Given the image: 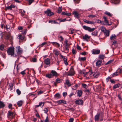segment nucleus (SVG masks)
Returning <instances> with one entry per match:
<instances>
[{
	"instance_id": "obj_44",
	"label": "nucleus",
	"mask_w": 122,
	"mask_h": 122,
	"mask_svg": "<svg viewBox=\"0 0 122 122\" xmlns=\"http://www.w3.org/2000/svg\"><path fill=\"white\" fill-rule=\"evenodd\" d=\"M95 22L93 21H88L87 24H95Z\"/></svg>"
},
{
	"instance_id": "obj_53",
	"label": "nucleus",
	"mask_w": 122,
	"mask_h": 122,
	"mask_svg": "<svg viewBox=\"0 0 122 122\" xmlns=\"http://www.w3.org/2000/svg\"><path fill=\"white\" fill-rule=\"evenodd\" d=\"M72 53L73 54L75 55L76 53V50L73 49L72 50Z\"/></svg>"
},
{
	"instance_id": "obj_19",
	"label": "nucleus",
	"mask_w": 122,
	"mask_h": 122,
	"mask_svg": "<svg viewBox=\"0 0 122 122\" xmlns=\"http://www.w3.org/2000/svg\"><path fill=\"white\" fill-rule=\"evenodd\" d=\"M23 101L20 100L18 101L17 102V105L19 107H21L22 104L23 103Z\"/></svg>"
},
{
	"instance_id": "obj_51",
	"label": "nucleus",
	"mask_w": 122,
	"mask_h": 122,
	"mask_svg": "<svg viewBox=\"0 0 122 122\" xmlns=\"http://www.w3.org/2000/svg\"><path fill=\"white\" fill-rule=\"evenodd\" d=\"M82 86L85 89H86L87 87V85L85 84L84 83L82 84Z\"/></svg>"
},
{
	"instance_id": "obj_59",
	"label": "nucleus",
	"mask_w": 122,
	"mask_h": 122,
	"mask_svg": "<svg viewBox=\"0 0 122 122\" xmlns=\"http://www.w3.org/2000/svg\"><path fill=\"white\" fill-rule=\"evenodd\" d=\"M112 77H108L106 79V81L107 82H108V81L109 79H111Z\"/></svg>"
},
{
	"instance_id": "obj_48",
	"label": "nucleus",
	"mask_w": 122,
	"mask_h": 122,
	"mask_svg": "<svg viewBox=\"0 0 122 122\" xmlns=\"http://www.w3.org/2000/svg\"><path fill=\"white\" fill-rule=\"evenodd\" d=\"M43 111H44L45 113H46L47 114V113L48 111V109L46 107L43 110Z\"/></svg>"
},
{
	"instance_id": "obj_4",
	"label": "nucleus",
	"mask_w": 122,
	"mask_h": 122,
	"mask_svg": "<svg viewBox=\"0 0 122 122\" xmlns=\"http://www.w3.org/2000/svg\"><path fill=\"white\" fill-rule=\"evenodd\" d=\"M7 52L8 54L11 56L14 55V48H9L7 51Z\"/></svg>"
},
{
	"instance_id": "obj_29",
	"label": "nucleus",
	"mask_w": 122,
	"mask_h": 122,
	"mask_svg": "<svg viewBox=\"0 0 122 122\" xmlns=\"http://www.w3.org/2000/svg\"><path fill=\"white\" fill-rule=\"evenodd\" d=\"M86 57H79V59L80 61H84L86 60Z\"/></svg>"
},
{
	"instance_id": "obj_34",
	"label": "nucleus",
	"mask_w": 122,
	"mask_h": 122,
	"mask_svg": "<svg viewBox=\"0 0 122 122\" xmlns=\"http://www.w3.org/2000/svg\"><path fill=\"white\" fill-rule=\"evenodd\" d=\"M103 19H104V20L105 22L106 23L108 24V25H111V24H108V21L107 20V18L106 17H105V16L103 17Z\"/></svg>"
},
{
	"instance_id": "obj_15",
	"label": "nucleus",
	"mask_w": 122,
	"mask_h": 122,
	"mask_svg": "<svg viewBox=\"0 0 122 122\" xmlns=\"http://www.w3.org/2000/svg\"><path fill=\"white\" fill-rule=\"evenodd\" d=\"M100 115V113H98L95 116L94 119L95 121H98L99 120Z\"/></svg>"
},
{
	"instance_id": "obj_57",
	"label": "nucleus",
	"mask_w": 122,
	"mask_h": 122,
	"mask_svg": "<svg viewBox=\"0 0 122 122\" xmlns=\"http://www.w3.org/2000/svg\"><path fill=\"white\" fill-rule=\"evenodd\" d=\"M87 53L86 51H84L83 52H82L81 53V54L82 55H86Z\"/></svg>"
},
{
	"instance_id": "obj_41",
	"label": "nucleus",
	"mask_w": 122,
	"mask_h": 122,
	"mask_svg": "<svg viewBox=\"0 0 122 122\" xmlns=\"http://www.w3.org/2000/svg\"><path fill=\"white\" fill-rule=\"evenodd\" d=\"M70 19L66 20V19H61V20H60V22H64L65 21H70Z\"/></svg>"
},
{
	"instance_id": "obj_11",
	"label": "nucleus",
	"mask_w": 122,
	"mask_h": 122,
	"mask_svg": "<svg viewBox=\"0 0 122 122\" xmlns=\"http://www.w3.org/2000/svg\"><path fill=\"white\" fill-rule=\"evenodd\" d=\"M85 70H80L79 71V73L80 74H83L84 75L83 76H85L88 73V72H85Z\"/></svg>"
},
{
	"instance_id": "obj_33",
	"label": "nucleus",
	"mask_w": 122,
	"mask_h": 122,
	"mask_svg": "<svg viewBox=\"0 0 122 122\" xmlns=\"http://www.w3.org/2000/svg\"><path fill=\"white\" fill-rule=\"evenodd\" d=\"M100 75V73H97L93 74L94 77L96 78H97L98 76Z\"/></svg>"
},
{
	"instance_id": "obj_64",
	"label": "nucleus",
	"mask_w": 122,
	"mask_h": 122,
	"mask_svg": "<svg viewBox=\"0 0 122 122\" xmlns=\"http://www.w3.org/2000/svg\"><path fill=\"white\" fill-rule=\"evenodd\" d=\"M75 94L74 92H72L69 95V97L70 98L73 95H75Z\"/></svg>"
},
{
	"instance_id": "obj_37",
	"label": "nucleus",
	"mask_w": 122,
	"mask_h": 122,
	"mask_svg": "<svg viewBox=\"0 0 122 122\" xmlns=\"http://www.w3.org/2000/svg\"><path fill=\"white\" fill-rule=\"evenodd\" d=\"M113 61H114V60H113V59L110 60V61H108L106 63L105 65H107L111 64V63L113 62Z\"/></svg>"
},
{
	"instance_id": "obj_45",
	"label": "nucleus",
	"mask_w": 122,
	"mask_h": 122,
	"mask_svg": "<svg viewBox=\"0 0 122 122\" xmlns=\"http://www.w3.org/2000/svg\"><path fill=\"white\" fill-rule=\"evenodd\" d=\"M26 0L28 2L29 5H30L32 3L34 0Z\"/></svg>"
},
{
	"instance_id": "obj_26",
	"label": "nucleus",
	"mask_w": 122,
	"mask_h": 122,
	"mask_svg": "<svg viewBox=\"0 0 122 122\" xmlns=\"http://www.w3.org/2000/svg\"><path fill=\"white\" fill-rule=\"evenodd\" d=\"M65 51L66 52V53H67L68 52L69 49H68V46L69 47V45L66 44L65 45Z\"/></svg>"
},
{
	"instance_id": "obj_3",
	"label": "nucleus",
	"mask_w": 122,
	"mask_h": 122,
	"mask_svg": "<svg viewBox=\"0 0 122 122\" xmlns=\"http://www.w3.org/2000/svg\"><path fill=\"white\" fill-rule=\"evenodd\" d=\"M15 114L14 113L11 112L10 111H8L7 114V117L8 118H10L11 119L15 118Z\"/></svg>"
},
{
	"instance_id": "obj_31",
	"label": "nucleus",
	"mask_w": 122,
	"mask_h": 122,
	"mask_svg": "<svg viewBox=\"0 0 122 122\" xmlns=\"http://www.w3.org/2000/svg\"><path fill=\"white\" fill-rule=\"evenodd\" d=\"M18 37H19V39L21 40H23L24 39L25 36L23 35L22 36L21 34H20L18 36Z\"/></svg>"
},
{
	"instance_id": "obj_28",
	"label": "nucleus",
	"mask_w": 122,
	"mask_h": 122,
	"mask_svg": "<svg viewBox=\"0 0 122 122\" xmlns=\"http://www.w3.org/2000/svg\"><path fill=\"white\" fill-rule=\"evenodd\" d=\"M118 75V72L117 71H116L114 73L112 74L111 75V77H112L116 76H117Z\"/></svg>"
},
{
	"instance_id": "obj_24",
	"label": "nucleus",
	"mask_w": 122,
	"mask_h": 122,
	"mask_svg": "<svg viewBox=\"0 0 122 122\" xmlns=\"http://www.w3.org/2000/svg\"><path fill=\"white\" fill-rule=\"evenodd\" d=\"M90 38V37L87 35H85L83 37V39L85 40L86 41H87V39H89Z\"/></svg>"
},
{
	"instance_id": "obj_7",
	"label": "nucleus",
	"mask_w": 122,
	"mask_h": 122,
	"mask_svg": "<svg viewBox=\"0 0 122 122\" xmlns=\"http://www.w3.org/2000/svg\"><path fill=\"white\" fill-rule=\"evenodd\" d=\"M83 101L82 100L79 99L75 101V103L76 104L82 105L83 104Z\"/></svg>"
},
{
	"instance_id": "obj_47",
	"label": "nucleus",
	"mask_w": 122,
	"mask_h": 122,
	"mask_svg": "<svg viewBox=\"0 0 122 122\" xmlns=\"http://www.w3.org/2000/svg\"><path fill=\"white\" fill-rule=\"evenodd\" d=\"M122 71V70L121 69L119 68L118 69V70L116 71L118 72V73H119V74H121V73Z\"/></svg>"
},
{
	"instance_id": "obj_27",
	"label": "nucleus",
	"mask_w": 122,
	"mask_h": 122,
	"mask_svg": "<svg viewBox=\"0 0 122 122\" xmlns=\"http://www.w3.org/2000/svg\"><path fill=\"white\" fill-rule=\"evenodd\" d=\"M5 106V104L2 101H0V108L4 107Z\"/></svg>"
},
{
	"instance_id": "obj_30",
	"label": "nucleus",
	"mask_w": 122,
	"mask_h": 122,
	"mask_svg": "<svg viewBox=\"0 0 122 122\" xmlns=\"http://www.w3.org/2000/svg\"><path fill=\"white\" fill-rule=\"evenodd\" d=\"M104 35L105 36H109V32L108 30H106L104 32Z\"/></svg>"
},
{
	"instance_id": "obj_16",
	"label": "nucleus",
	"mask_w": 122,
	"mask_h": 122,
	"mask_svg": "<svg viewBox=\"0 0 122 122\" xmlns=\"http://www.w3.org/2000/svg\"><path fill=\"white\" fill-rule=\"evenodd\" d=\"M15 7V5L12 4L10 6L5 7V8L7 10H12V8H14Z\"/></svg>"
},
{
	"instance_id": "obj_46",
	"label": "nucleus",
	"mask_w": 122,
	"mask_h": 122,
	"mask_svg": "<svg viewBox=\"0 0 122 122\" xmlns=\"http://www.w3.org/2000/svg\"><path fill=\"white\" fill-rule=\"evenodd\" d=\"M4 47V45L3 44H2L0 46V50L1 51L3 50Z\"/></svg>"
},
{
	"instance_id": "obj_49",
	"label": "nucleus",
	"mask_w": 122,
	"mask_h": 122,
	"mask_svg": "<svg viewBox=\"0 0 122 122\" xmlns=\"http://www.w3.org/2000/svg\"><path fill=\"white\" fill-rule=\"evenodd\" d=\"M13 85L12 84H11V85H10L9 86V88L8 89L10 90H12L13 88Z\"/></svg>"
},
{
	"instance_id": "obj_63",
	"label": "nucleus",
	"mask_w": 122,
	"mask_h": 122,
	"mask_svg": "<svg viewBox=\"0 0 122 122\" xmlns=\"http://www.w3.org/2000/svg\"><path fill=\"white\" fill-rule=\"evenodd\" d=\"M26 31L27 30L26 29L24 31L22 32V34L23 35V36H24L26 34Z\"/></svg>"
},
{
	"instance_id": "obj_55",
	"label": "nucleus",
	"mask_w": 122,
	"mask_h": 122,
	"mask_svg": "<svg viewBox=\"0 0 122 122\" xmlns=\"http://www.w3.org/2000/svg\"><path fill=\"white\" fill-rule=\"evenodd\" d=\"M12 104L10 103H9V104L8 106V107L9 109H12Z\"/></svg>"
},
{
	"instance_id": "obj_39",
	"label": "nucleus",
	"mask_w": 122,
	"mask_h": 122,
	"mask_svg": "<svg viewBox=\"0 0 122 122\" xmlns=\"http://www.w3.org/2000/svg\"><path fill=\"white\" fill-rule=\"evenodd\" d=\"M31 61L33 62H36L37 61V59L35 57H34L32 58Z\"/></svg>"
},
{
	"instance_id": "obj_52",
	"label": "nucleus",
	"mask_w": 122,
	"mask_h": 122,
	"mask_svg": "<svg viewBox=\"0 0 122 122\" xmlns=\"http://www.w3.org/2000/svg\"><path fill=\"white\" fill-rule=\"evenodd\" d=\"M104 56L103 55H100L99 56V59H103L104 58Z\"/></svg>"
},
{
	"instance_id": "obj_43",
	"label": "nucleus",
	"mask_w": 122,
	"mask_h": 122,
	"mask_svg": "<svg viewBox=\"0 0 122 122\" xmlns=\"http://www.w3.org/2000/svg\"><path fill=\"white\" fill-rule=\"evenodd\" d=\"M61 7H59L58 9L57 10V13H60L62 11V9L61 8Z\"/></svg>"
},
{
	"instance_id": "obj_8",
	"label": "nucleus",
	"mask_w": 122,
	"mask_h": 122,
	"mask_svg": "<svg viewBox=\"0 0 122 122\" xmlns=\"http://www.w3.org/2000/svg\"><path fill=\"white\" fill-rule=\"evenodd\" d=\"M16 51L17 54H20L22 53L23 52V51L22 49L20 48V46H18L16 47Z\"/></svg>"
},
{
	"instance_id": "obj_21",
	"label": "nucleus",
	"mask_w": 122,
	"mask_h": 122,
	"mask_svg": "<svg viewBox=\"0 0 122 122\" xmlns=\"http://www.w3.org/2000/svg\"><path fill=\"white\" fill-rule=\"evenodd\" d=\"M82 91L81 90H78L77 95L79 97L81 96L82 94Z\"/></svg>"
},
{
	"instance_id": "obj_42",
	"label": "nucleus",
	"mask_w": 122,
	"mask_h": 122,
	"mask_svg": "<svg viewBox=\"0 0 122 122\" xmlns=\"http://www.w3.org/2000/svg\"><path fill=\"white\" fill-rule=\"evenodd\" d=\"M96 22L97 23H103V21H102L99 20H96Z\"/></svg>"
},
{
	"instance_id": "obj_50",
	"label": "nucleus",
	"mask_w": 122,
	"mask_h": 122,
	"mask_svg": "<svg viewBox=\"0 0 122 122\" xmlns=\"http://www.w3.org/2000/svg\"><path fill=\"white\" fill-rule=\"evenodd\" d=\"M105 13L106 15H108L110 17L112 16V15L111 14V13L109 12H105Z\"/></svg>"
},
{
	"instance_id": "obj_14",
	"label": "nucleus",
	"mask_w": 122,
	"mask_h": 122,
	"mask_svg": "<svg viewBox=\"0 0 122 122\" xmlns=\"http://www.w3.org/2000/svg\"><path fill=\"white\" fill-rule=\"evenodd\" d=\"M102 62L101 60H99L97 61L96 63V65L97 66H100Z\"/></svg>"
},
{
	"instance_id": "obj_23",
	"label": "nucleus",
	"mask_w": 122,
	"mask_h": 122,
	"mask_svg": "<svg viewBox=\"0 0 122 122\" xmlns=\"http://www.w3.org/2000/svg\"><path fill=\"white\" fill-rule=\"evenodd\" d=\"M62 80L60 78H57L56 80V82L57 83H61L62 82Z\"/></svg>"
},
{
	"instance_id": "obj_5",
	"label": "nucleus",
	"mask_w": 122,
	"mask_h": 122,
	"mask_svg": "<svg viewBox=\"0 0 122 122\" xmlns=\"http://www.w3.org/2000/svg\"><path fill=\"white\" fill-rule=\"evenodd\" d=\"M44 13L46 14V15L49 16L54 15V13L52 12L51 10L49 9H47V10L44 11Z\"/></svg>"
},
{
	"instance_id": "obj_40",
	"label": "nucleus",
	"mask_w": 122,
	"mask_h": 122,
	"mask_svg": "<svg viewBox=\"0 0 122 122\" xmlns=\"http://www.w3.org/2000/svg\"><path fill=\"white\" fill-rule=\"evenodd\" d=\"M16 92L18 95H20L21 93V92L19 89H17L16 90Z\"/></svg>"
},
{
	"instance_id": "obj_2",
	"label": "nucleus",
	"mask_w": 122,
	"mask_h": 122,
	"mask_svg": "<svg viewBox=\"0 0 122 122\" xmlns=\"http://www.w3.org/2000/svg\"><path fill=\"white\" fill-rule=\"evenodd\" d=\"M58 76V73L55 71L52 70L51 71L50 74H46V76L49 78H52L54 76L56 77Z\"/></svg>"
},
{
	"instance_id": "obj_60",
	"label": "nucleus",
	"mask_w": 122,
	"mask_h": 122,
	"mask_svg": "<svg viewBox=\"0 0 122 122\" xmlns=\"http://www.w3.org/2000/svg\"><path fill=\"white\" fill-rule=\"evenodd\" d=\"M67 95V93L65 92L63 93V97H65Z\"/></svg>"
},
{
	"instance_id": "obj_38",
	"label": "nucleus",
	"mask_w": 122,
	"mask_h": 122,
	"mask_svg": "<svg viewBox=\"0 0 122 122\" xmlns=\"http://www.w3.org/2000/svg\"><path fill=\"white\" fill-rule=\"evenodd\" d=\"M60 56L62 58H63V60L64 62L67 61V58H65V56H64L61 54L60 55Z\"/></svg>"
},
{
	"instance_id": "obj_20",
	"label": "nucleus",
	"mask_w": 122,
	"mask_h": 122,
	"mask_svg": "<svg viewBox=\"0 0 122 122\" xmlns=\"http://www.w3.org/2000/svg\"><path fill=\"white\" fill-rule=\"evenodd\" d=\"M57 102L58 104L62 103L64 104H67V103H66V101L63 100H60L58 101Z\"/></svg>"
},
{
	"instance_id": "obj_36",
	"label": "nucleus",
	"mask_w": 122,
	"mask_h": 122,
	"mask_svg": "<svg viewBox=\"0 0 122 122\" xmlns=\"http://www.w3.org/2000/svg\"><path fill=\"white\" fill-rule=\"evenodd\" d=\"M120 1V0H112V2L115 4L118 3Z\"/></svg>"
},
{
	"instance_id": "obj_62",
	"label": "nucleus",
	"mask_w": 122,
	"mask_h": 122,
	"mask_svg": "<svg viewBox=\"0 0 122 122\" xmlns=\"http://www.w3.org/2000/svg\"><path fill=\"white\" fill-rule=\"evenodd\" d=\"M88 74H90V75H92V74H93V72H92V70H89V71L88 72Z\"/></svg>"
},
{
	"instance_id": "obj_35",
	"label": "nucleus",
	"mask_w": 122,
	"mask_h": 122,
	"mask_svg": "<svg viewBox=\"0 0 122 122\" xmlns=\"http://www.w3.org/2000/svg\"><path fill=\"white\" fill-rule=\"evenodd\" d=\"M120 85L119 83H118L116 84L115 85L113 86V89H115L119 87V85Z\"/></svg>"
},
{
	"instance_id": "obj_32",
	"label": "nucleus",
	"mask_w": 122,
	"mask_h": 122,
	"mask_svg": "<svg viewBox=\"0 0 122 122\" xmlns=\"http://www.w3.org/2000/svg\"><path fill=\"white\" fill-rule=\"evenodd\" d=\"M66 85H67L68 86H70L71 85V84L69 82V81L67 80H66Z\"/></svg>"
},
{
	"instance_id": "obj_58",
	"label": "nucleus",
	"mask_w": 122,
	"mask_h": 122,
	"mask_svg": "<svg viewBox=\"0 0 122 122\" xmlns=\"http://www.w3.org/2000/svg\"><path fill=\"white\" fill-rule=\"evenodd\" d=\"M44 92L41 90H40L37 93L38 95L43 93Z\"/></svg>"
},
{
	"instance_id": "obj_54",
	"label": "nucleus",
	"mask_w": 122,
	"mask_h": 122,
	"mask_svg": "<svg viewBox=\"0 0 122 122\" xmlns=\"http://www.w3.org/2000/svg\"><path fill=\"white\" fill-rule=\"evenodd\" d=\"M20 74H22L23 75H24L26 74V72H25V70H24L20 72Z\"/></svg>"
},
{
	"instance_id": "obj_25",
	"label": "nucleus",
	"mask_w": 122,
	"mask_h": 122,
	"mask_svg": "<svg viewBox=\"0 0 122 122\" xmlns=\"http://www.w3.org/2000/svg\"><path fill=\"white\" fill-rule=\"evenodd\" d=\"M54 96L57 99H58L61 97L59 93H57L55 94Z\"/></svg>"
},
{
	"instance_id": "obj_18",
	"label": "nucleus",
	"mask_w": 122,
	"mask_h": 122,
	"mask_svg": "<svg viewBox=\"0 0 122 122\" xmlns=\"http://www.w3.org/2000/svg\"><path fill=\"white\" fill-rule=\"evenodd\" d=\"M53 52L54 54L55 55L57 56L60 53V51H58V50L57 49L54 50L53 51Z\"/></svg>"
},
{
	"instance_id": "obj_9",
	"label": "nucleus",
	"mask_w": 122,
	"mask_h": 122,
	"mask_svg": "<svg viewBox=\"0 0 122 122\" xmlns=\"http://www.w3.org/2000/svg\"><path fill=\"white\" fill-rule=\"evenodd\" d=\"M6 38L7 40H9L11 42V44L13 43L12 41L13 39V37L11 36L10 34H8L6 36Z\"/></svg>"
},
{
	"instance_id": "obj_17",
	"label": "nucleus",
	"mask_w": 122,
	"mask_h": 122,
	"mask_svg": "<svg viewBox=\"0 0 122 122\" xmlns=\"http://www.w3.org/2000/svg\"><path fill=\"white\" fill-rule=\"evenodd\" d=\"M50 43H52L54 46L56 47H59L60 46V44L56 42H49Z\"/></svg>"
},
{
	"instance_id": "obj_10",
	"label": "nucleus",
	"mask_w": 122,
	"mask_h": 122,
	"mask_svg": "<svg viewBox=\"0 0 122 122\" xmlns=\"http://www.w3.org/2000/svg\"><path fill=\"white\" fill-rule=\"evenodd\" d=\"M92 54L94 55L98 54L100 53V50H99L93 49L92 51Z\"/></svg>"
},
{
	"instance_id": "obj_61",
	"label": "nucleus",
	"mask_w": 122,
	"mask_h": 122,
	"mask_svg": "<svg viewBox=\"0 0 122 122\" xmlns=\"http://www.w3.org/2000/svg\"><path fill=\"white\" fill-rule=\"evenodd\" d=\"M74 121V119L73 118H70L69 120V122H73Z\"/></svg>"
},
{
	"instance_id": "obj_56",
	"label": "nucleus",
	"mask_w": 122,
	"mask_h": 122,
	"mask_svg": "<svg viewBox=\"0 0 122 122\" xmlns=\"http://www.w3.org/2000/svg\"><path fill=\"white\" fill-rule=\"evenodd\" d=\"M49 121L48 119V117L47 116L46 117V119L44 121V122H49Z\"/></svg>"
},
{
	"instance_id": "obj_1",
	"label": "nucleus",
	"mask_w": 122,
	"mask_h": 122,
	"mask_svg": "<svg viewBox=\"0 0 122 122\" xmlns=\"http://www.w3.org/2000/svg\"><path fill=\"white\" fill-rule=\"evenodd\" d=\"M83 28L84 30H87L89 32H92L91 33L92 36H97L98 32L97 30L94 31L95 29V28H91L90 27L86 25L83 26Z\"/></svg>"
},
{
	"instance_id": "obj_6",
	"label": "nucleus",
	"mask_w": 122,
	"mask_h": 122,
	"mask_svg": "<svg viewBox=\"0 0 122 122\" xmlns=\"http://www.w3.org/2000/svg\"><path fill=\"white\" fill-rule=\"evenodd\" d=\"M66 72L68 73L67 75L68 76H72L75 74L73 68H71L68 71Z\"/></svg>"
},
{
	"instance_id": "obj_13",
	"label": "nucleus",
	"mask_w": 122,
	"mask_h": 122,
	"mask_svg": "<svg viewBox=\"0 0 122 122\" xmlns=\"http://www.w3.org/2000/svg\"><path fill=\"white\" fill-rule=\"evenodd\" d=\"M44 62L46 65H49L50 63V59L48 58H46Z\"/></svg>"
},
{
	"instance_id": "obj_12",
	"label": "nucleus",
	"mask_w": 122,
	"mask_h": 122,
	"mask_svg": "<svg viewBox=\"0 0 122 122\" xmlns=\"http://www.w3.org/2000/svg\"><path fill=\"white\" fill-rule=\"evenodd\" d=\"M72 13L74 14L75 17L76 18L78 19H79V14L76 11H73Z\"/></svg>"
},
{
	"instance_id": "obj_22",
	"label": "nucleus",
	"mask_w": 122,
	"mask_h": 122,
	"mask_svg": "<svg viewBox=\"0 0 122 122\" xmlns=\"http://www.w3.org/2000/svg\"><path fill=\"white\" fill-rule=\"evenodd\" d=\"M116 39V36L115 34L112 35L110 37V39L112 40Z\"/></svg>"
}]
</instances>
